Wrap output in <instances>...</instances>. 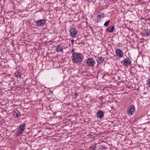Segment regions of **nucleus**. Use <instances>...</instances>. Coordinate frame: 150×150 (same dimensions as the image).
<instances>
[{"instance_id": "1", "label": "nucleus", "mask_w": 150, "mask_h": 150, "mask_svg": "<svg viewBox=\"0 0 150 150\" xmlns=\"http://www.w3.org/2000/svg\"><path fill=\"white\" fill-rule=\"evenodd\" d=\"M83 57L81 53L74 52L72 54V61L74 64H80L83 61Z\"/></svg>"}, {"instance_id": "2", "label": "nucleus", "mask_w": 150, "mask_h": 150, "mask_svg": "<svg viewBox=\"0 0 150 150\" xmlns=\"http://www.w3.org/2000/svg\"><path fill=\"white\" fill-rule=\"evenodd\" d=\"M25 126L26 124L25 123H22L20 124L18 129L17 130V136H19L22 134L25 128Z\"/></svg>"}, {"instance_id": "3", "label": "nucleus", "mask_w": 150, "mask_h": 150, "mask_svg": "<svg viewBox=\"0 0 150 150\" xmlns=\"http://www.w3.org/2000/svg\"><path fill=\"white\" fill-rule=\"evenodd\" d=\"M86 63L89 67H93L95 64V62L92 58H88L86 61Z\"/></svg>"}, {"instance_id": "4", "label": "nucleus", "mask_w": 150, "mask_h": 150, "mask_svg": "<svg viewBox=\"0 0 150 150\" xmlns=\"http://www.w3.org/2000/svg\"><path fill=\"white\" fill-rule=\"evenodd\" d=\"M35 23L37 26H42L46 23V21L44 19H39L36 20Z\"/></svg>"}, {"instance_id": "5", "label": "nucleus", "mask_w": 150, "mask_h": 150, "mask_svg": "<svg viewBox=\"0 0 150 150\" xmlns=\"http://www.w3.org/2000/svg\"><path fill=\"white\" fill-rule=\"evenodd\" d=\"M70 36L73 37H76L77 35V31L76 29L74 28H72L69 30Z\"/></svg>"}, {"instance_id": "6", "label": "nucleus", "mask_w": 150, "mask_h": 150, "mask_svg": "<svg viewBox=\"0 0 150 150\" xmlns=\"http://www.w3.org/2000/svg\"><path fill=\"white\" fill-rule=\"evenodd\" d=\"M135 110V106L133 105H131L127 109V113L129 115H132Z\"/></svg>"}, {"instance_id": "7", "label": "nucleus", "mask_w": 150, "mask_h": 150, "mask_svg": "<svg viewBox=\"0 0 150 150\" xmlns=\"http://www.w3.org/2000/svg\"><path fill=\"white\" fill-rule=\"evenodd\" d=\"M13 114L15 118H18L21 115V113L18 110L16 109L13 111Z\"/></svg>"}, {"instance_id": "8", "label": "nucleus", "mask_w": 150, "mask_h": 150, "mask_svg": "<svg viewBox=\"0 0 150 150\" xmlns=\"http://www.w3.org/2000/svg\"><path fill=\"white\" fill-rule=\"evenodd\" d=\"M141 33L144 36L148 37L149 36H150V30L145 29L144 30L142 31Z\"/></svg>"}, {"instance_id": "9", "label": "nucleus", "mask_w": 150, "mask_h": 150, "mask_svg": "<svg viewBox=\"0 0 150 150\" xmlns=\"http://www.w3.org/2000/svg\"><path fill=\"white\" fill-rule=\"evenodd\" d=\"M131 63V61L129 58H126L123 61V63L125 66H129L130 65Z\"/></svg>"}, {"instance_id": "10", "label": "nucleus", "mask_w": 150, "mask_h": 150, "mask_svg": "<svg viewBox=\"0 0 150 150\" xmlns=\"http://www.w3.org/2000/svg\"><path fill=\"white\" fill-rule=\"evenodd\" d=\"M96 115L98 118H101L103 117L104 114L102 110H100L97 112Z\"/></svg>"}, {"instance_id": "11", "label": "nucleus", "mask_w": 150, "mask_h": 150, "mask_svg": "<svg viewBox=\"0 0 150 150\" xmlns=\"http://www.w3.org/2000/svg\"><path fill=\"white\" fill-rule=\"evenodd\" d=\"M116 55L120 58L122 57V51L120 49H117L116 50Z\"/></svg>"}, {"instance_id": "12", "label": "nucleus", "mask_w": 150, "mask_h": 150, "mask_svg": "<svg viewBox=\"0 0 150 150\" xmlns=\"http://www.w3.org/2000/svg\"><path fill=\"white\" fill-rule=\"evenodd\" d=\"M115 29V26L114 25L112 26V27H108L106 29V30L107 31L110 32L111 33L113 32L114 30Z\"/></svg>"}, {"instance_id": "13", "label": "nucleus", "mask_w": 150, "mask_h": 150, "mask_svg": "<svg viewBox=\"0 0 150 150\" xmlns=\"http://www.w3.org/2000/svg\"><path fill=\"white\" fill-rule=\"evenodd\" d=\"M63 48L60 45H58L56 47L55 50L57 52H60L62 51L63 50Z\"/></svg>"}, {"instance_id": "14", "label": "nucleus", "mask_w": 150, "mask_h": 150, "mask_svg": "<svg viewBox=\"0 0 150 150\" xmlns=\"http://www.w3.org/2000/svg\"><path fill=\"white\" fill-rule=\"evenodd\" d=\"M104 60V58L100 56L98 57V59L97 60V61L98 64H100L102 63Z\"/></svg>"}, {"instance_id": "15", "label": "nucleus", "mask_w": 150, "mask_h": 150, "mask_svg": "<svg viewBox=\"0 0 150 150\" xmlns=\"http://www.w3.org/2000/svg\"><path fill=\"white\" fill-rule=\"evenodd\" d=\"M98 150H107V148L103 146H101L99 148Z\"/></svg>"}, {"instance_id": "16", "label": "nucleus", "mask_w": 150, "mask_h": 150, "mask_svg": "<svg viewBox=\"0 0 150 150\" xmlns=\"http://www.w3.org/2000/svg\"><path fill=\"white\" fill-rule=\"evenodd\" d=\"M110 21L109 20H108L105 22L104 24V25L105 27H107L109 23H110Z\"/></svg>"}, {"instance_id": "17", "label": "nucleus", "mask_w": 150, "mask_h": 150, "mask_svg": "<svg viewBox=\"0 0 150 150\" xmlns=\"http://www.w3.org/2000/svg\"><path fill=\"white\" fill-rule=\"evenodd\" d=\"M89 149L90 150H95L96 149V146H91L89 148Z\"/></svg>"}, {"instance_id": "18", "label": "nucleus", "mask_w": 150, "mask_h": 150, "mask_svg": "<svg viewBox=\"0 0 150 150\" xmlns=\"http://www.w3.org/2000/svg\"><path fill=\"white\" fill-rule=\"evenodd\" d=\"M146 83L147 85L150 87V79H148L146 81Z\"/></svg>"}, {"instance_id": "19", "label": "nucleus", "mask_w": 150, "mask_h": 150, "mask_svg": "<svg viewBox=\"0 0 150 150\" xmlns=\"http://www.w3.org/2000/svg\"><path fill=\"white\" fill-rule=\"evenodd\" d=\"M88 137H89V138H91L92 139H94L95 137L93 136L92 135L89 134L88 135Z\"/></svg>"}, {"instance_id": "20", "label": "nucleus", "mask_w": 150, "mask_h": 150, "mask_svg": "<svg viewBox=\"0 0 150 150\" xmlns=\"http://www.w3.org/2000/svg\"><path fill=\"white\" fill-rule=\"evenodd\" d=\"M18 76L17 77V78H19V79H21L22 76H21V73L20 72H19V73H18Z\"/></svg>"}, {"instance_id": "21", "label": "nucleus", "mask_w": 150, "mask_h": 150, "mask_svg": "<svg viewBox=\"0 0 150 150\" xmlns=\"http://www.w3.org/2000/svg\"><path fill=\"white\" fill-rule=\"evenodd\" d=\"M18 73H19V72H17L15 73L14 76L16 77V78L18 76V74H19Z\"/></svg>"}, {"instance_id": "22", "label": "nucleus", "mask_w": 150, "mask_h": 150, "mask_svg": "<svg viewBox=\"0 0 150 150\" xmlns=\"http://www.w3.org/2000/svg\"><path fill=\"white\" fill-rule=\"evenodd\" d=\"M75 98H76L77 97V96L78 95V94L77 93H75Z\"/></svg>"}, {"instance_id": "23", "label": "nucleus", "mask_w": 150, "mask_h": 150, "mask_svg": "<svg viewBox=\"0 0 150 150\" xmlns=\"http://www.w3.org/2000/svg\"><path fill=\"white\" fill-rule=\"evenodd\" d=\"M74 48H73L71 50V52L72 53V54L74 53Z\"/></svg>"}, {"instance_id": "24", "label": "nucleus", "mask_w": 150, "mask_h": 150, "mask_svg": "<svg viewBox=\"0 0 150 150\" xmlns=\"http://www.w3.org/2000/svg\"><path fill=\"white\" fill-rule=\"evenodd\" d=\"M100 16H101V15L100 14H99L98 15V19H99L100 20Z\"/></svg>"}, {"instance_id": "25", "label": "nucleus", "mask_w": 150, "mask_h": 150, "mask_svg": "<svg viewBox=\"0 0 150 150\" xmlns=\"http://www.w3.org/2000/svg\"><path fill=\"white\" fill-rule=\"evenodd\" d=\"M74 41V40H71V44L72 45H73Z\"/></svg>"}, {"instance_id": "26", "label": "nucleus", "mask_w": 150, "mask_h": 150, "mask_svg": "<svg viewBox=\"0 0 150 150\" xmlns=\"http://www.w3.org/2000/svg\"><path fill=\"white\" fill-rule=\"evenodd\" d=\"M124 125H122V127H124Z\"/></svg>"}, {"instance_id": "27", "label": "nucleus", "mask_w": 150, "mask_h": 150, "mask_svg": "<svg viewBox=\"0 0 150 150\" xmlns=\"http://www.w3.org/2000/svg\"><path fill=\"white\" fill-rule=\"evenodd\" d=\"M40 131H39V132H40Z\"/></svg>"}, {"instance_id": "28", "label": "nucleus", "mask_w": 150, "mask_h": 150, "mask_svg": "<svg viewBox=\"0 0 150 150\" xmlns=\"http://www.w3.org/2000/svg\"><path fill=\"white\" fill-rule=\"evenodd\" d=\"M149 19H150V18H149Z\"/></svg>"}, {"instance_id": "29", "label": "nucleus", "mask_w": 150, "mask_h": 150, "mask_svg": "<svg viewBox=\"0 0 150 150\" xmlns=\"http://www.w3.org/2000/svg\"><path fill=\"white\" fill-rule=\"evenodd\" d=\"M122 55H123V53H122Z\"/></svg>"}, {"instance_id": "30", "label": "nucleus", "mask_w": 150, "mask_h": 150, "mask_svg": "<svg viewBox=\"0 0 150 150\" xmlns=\"http://www.w3.org/2000/svg\"><path fill=\"white\" fill-rule=\"evenodd\" d=\"M149 70H150V67Z\"/></svg>"}]
</instances>
